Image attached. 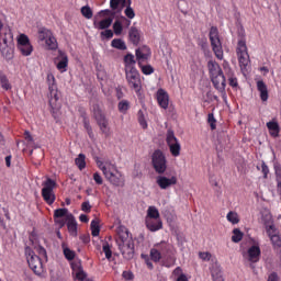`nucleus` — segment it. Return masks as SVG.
I'll return each mask as SVG.
<instances>
[{"label":"nucleus","instance_id":"f257e3e1","mask_svg":"<svg viewBox=\"0 0 281 281\" xmlns=\"http://www.w3.org/2000/svg\"><path fill=\"white\" fill-rule=\"evenodd\" d=\"M207 70L214 89H216L218 93H222L223 98H227V93L225 92L227 80L225 78V71H223L221 65L216 63V60L211 59L207 61Z\"/></svg>","mask_w":281,"mask_h":281},{"label":"nucleus","instance_id":"f03ea898","mask_svg":"<svg viewBox=\"0 0 281 281\" xmlns=\"http://www.w3.org/2000/svg\"><path fill=\"white\" fill-rule=\"evenodd\" d=\"M91 111L101 133L105 137H109V135H111V128L109 127V119H106V115L104 114V112L98 103H94L91 106Z\"/></svg>","mask_w":281,"mask_h":281},{"label":"nucleus","instance_id":"7ed1b4c3","mask_svg":"<svg viewBox=\"0 0 281 281\" xmlns=\"http://www.w3.org/2000/svg\"><path fill=\"white\" fill-rule=\"evenodd\" d=\"M209 38L212 47V52L214 53L217 60H223V42H221V35L218 34V27L211 26Z\"/></svg>","mask_w":281,"mask_h":281},{"label":"nucleus","instance_id":"20e7f679","mask_svg":"<svg viewBox=\"0 0 281 281\" xmlns=\"http://www.w3.org/2000/svg\"><path fill=\"white\" fill-rule=\"evenodd\" d=\"M24 254L26 256L27 265L30 269H32L35 276H42L44 268H43V260L38 257L31 247L26 246Z\"/></svg>","mask_w":281,"mask_h":281},{"label":"nucleus","instance_id":"39448f33","mask_svg":"<svg viewBox=\"0 0 281 281\" xmlns=\"http://www.w3.org/2000/svg\"><path fill=\"white\" fill-rule=\"evenodd\" d=\"M151 166L157 175H164L168 170V160L161 149H156L151 154Z\"/></svg>","mask_w":281,"mask_h":281},{"label":"nucleus","instance_id":"423d86ee","mask_svg":"<svg viewBox=\"0 0 281 281\" xmlns=\"http://www.w3.org/2000/svg\"><path fill=\"white\" fill-rule=\"evenodd\" d=\"M158 249H160L162 254L161 262L164 267H167L168 269H170V267H175L177 257H175V250L172 249V246L166 241H160L158 243Z\"/></svg>","mask_w":281,"mask_h":281},{"label":"nucleus","instance_id":"0eeeda50","mask_svg":"<svg viewBox=\"0 0 281 281\" xmlns=\"http://www.w3.org/2000/svg\"><path fill=\"white\" fill-rule=\"evenodd\" d=\"M42 199H44L47 205H54L56 202V193H54V189L56 188V182L52 178H47L46 181L42 183Z\"/></svg>","mask_w":281,"mask_h":281},{"label":"nucleus","instance_id":"6e6552de","mask_svg":"<svg viewBox=\"0 0 281 281\" xmlns=\"http://www.w3.org/2000/svg\"><path fill=\"white\" fill-rule=\"evenodd\" d=\"M125 78L130 89H133L135 93L142 91V76L137 68H128V70H125Z\"/></svg>","mask_w":281,"mask_h":281},{"label":"nucleus","instance_id":"1a4fd4ad","mask_svg":"<svg viewBox=\"0 0 281 281\" xmlns=\"http://www.w3.org/2000/svg\"><path fill=\"white\" fill-rule=\"evenodd\" d=\"M237 58L240 69H247L249 65V53L247 52V42L243 37L237 43Z\"/></svg>","mask_w":281,"mask_h":281},{"label":"nucleus","instance_id":"9d476101","mask_svg":"<svg viewBox=\"0 0 281 281\" xmlns=\"http://www.w3.org/2000/svg\"><path fill=\"white\" fill-rule=\"evenodd\" d=\"M166 142L172 157H179V155H181V143H179V138L175 136V131H167Z\"/></svg>","mask_w":281,"mask_h":281},{"label":"nucleus","instance_id":"9b49d317","mask_svg":"<svg viewBox=\"0 0 281 281\" xmlns=\"http://www.w3.org/2000/svg\"><path fill=\"white\" fill-rule=\"evenodd\" d=\"M106 181H109L112 186H116L117 188L124 187V176L117 167L113 165L108 172L104 173Z\"/></svg>","mask_w":281,"mask_h":281},{"label":"nucleus","instance_id":"f8f14e48","mask_svg":"<svg viewBox=\"0 0 281 281\" xmlns=\"http://www.w3.org/2000/svg\"><path fill=\"white\" fill-rule=\"evenodd\" d=\"M117 246L125 260H133V257L135 256V243L133 239L121 241Z\"/></svg>","mask_w":281,"mask_h":281},{"label":"nucleus","instance_id":"ddd939ff","mask_svg":"<svg viewBox=\"0 0 281 281\" xmlns=\"http://www.w3.org/2000/svg\"><path fill=\"white\" fill-rule=\"evenodd\" d=\"M262 251L260 250V246H251L248 250L243 252V258L248 260L251 265H256V262H260V256Z\"/></svg>","mask_w":281,"mask_h":281},{"label":"nucleus","instance_id":"4468645a","mask_svg":"<svg viewBox=\"0 0 281 281\" xmlns=\"http://www.w3.org/2000/svg\"><path fill=\"white\" fill-rule=\"evenodd\" d=\"M222 66L225 74L224 76L228 80L229 87L236 89V87H238V78H236V74H234V70L229 66V63L227 60H224Z\"/></svg>","mask_w":281,"mask_h":281},{"label":"nucleus","instance_id":"2eb2a0df","mask_svg":"<svg viewBox=\"0 0 281 281\" xmlns=\"http://www.w3.org/2000/svg\"><path fill=\"white\" fill-rule=\"evenodd\" d=\"M156 100L160 109H164L165 111L168 110V106L170 105V95L166 90L162 88L158 89L156 92Z\"/></svg>","mask_w":281,"mask_h":281},{"label":"nucleus","instance_id":"dca6fc26","mask_svg":"<svg viewBox=\"0 0 281 281\" xmlns=\"http://www.w3.org/2000/svg\"><path fill=\"white\" fill-rule=\"evenodd\" d=\"M156 183L160 190H168V188L177 186V176H172L171 178L166 176H158Z\"/></svg>","mask_w":281,"mask_h":281},{"label":"nucleus","instance_id":"f3484780","mask_svg":"<svg viewBox=\"0 0 281 281\" xmlns=\"http://www.w3.org/2000/svg\"><path fill=\"white\" fill-rule=\"evenodd\" d=\"M55 63H57L56 67L58 71H67V67L69 66V57L67 56V53L59 50Z\"/></svg>","mask_w":281,"mask_h":281},{"label":"nucleus","instance_id":"a211bd4d","mask_svg":"<svg viewBox=\"0 0 281 281\" xmlns=\"http://www.w3.org/2000/svg\"><path fill=\"white\" fill-rule=\"evenodd\" d=\"M66 223L70 236H78V222H76L74 214L66 215Z\"/></svg>","mask_w":281,"mask_h":281},{"label":"nucleus","instance_id":"6ab92c4d","mask_svg":"<svg viewBox=\"0 0 281 281\" xmlns=\"http://www.w3.org/2000/svg\"><path fill=\"white\" fill-rule=\"evenodd\" d=\"M146 227L149 232H159V229H162L164 223L161 218H146Z\"/></svg>","mask_w":281,"mask_h":281},{"label":"nucleus","instance_id":"aec40b11","mask_svg":"<svg viewBox=\"0 0 281 281\" xmlns=\"http://www.w3.org/2000/svg\"><path fill=\"white\" fill-rule=\"evenodd\" d=\"M128 38L133 45L137 46L142 41V32L137 27L132 26L128 31Z\"/></svg>","mask_w":281,"mask_h":281},{"label":"nucleus","instance_id":"412c9836","mask_svg":"<svg viewBox=\"0 0 281 281\" xmlns=\"http://www.w3.org/2000/svg\"><path fill=\"white\" fill-rule=\"evenodd\" d=\"M257 91H259L261 102H267V100H269V89L267 88V83H265V81H257Z\"/></svg>","mask_w":281,"mask_h":281},{"label":"nucleus","instance_id":"4be33fe9","mask_svg":"<svg viewBox=\"0 0 281 281\" xmlns=\"http://www.w3.org/2000/svg\"><path fill=\"white\" fill-rule=\"evenodd\" d=\"M49 91V94H50V99H49V105H50V109H58V100H59V97H58V86H52L50 89L48 90Z\"/></svg>","mask_w":281,"mask_h":281},{"label":"nucleus","instance_id":"5701e85b","mask_svg":"<svg viewBox=\"0 0 281 281\" xmlns=\"http://www.w3.org/2000/svg\"><path fill=\"white\" fill-rule=\"evenodd\" d=\"M116 234L119 236V239L116 240L117 245L119 243H126V240H133L131 236L128 235V228L125 226H119L116 229Z\"/></svg>","mask_w":281,"mask_h":281},{"label":"nucleus","instance_id":"b1692460","mask_svg":"<svg viewBox=\"0 0 281 281\" xmlns=\"http://www.w3.org/2000/svg\"><path fill=\"white\" fill-rule=\"evenodd\" d=\"M151 54L153 53L150 52V47L148 46H142L136 49L137 60H148Z\"/></svg>","mask_w":281,"mask_h":281},{"label":"nucleus","instance_id":"393cba45","mask_svg":"<svg viewBox=\"0 0 281 281\" xmlns=\"http://www.w3.org/2000/svg\"><path fill=\"white\" fill-rule=\"evenodd\" d=\"M131 0H110V8L111 10H119L122 11L126 5H131Z\"/></svg>","mask_w":281,"mask_h":281},{"label":"nucleus","instance_id":"a878e982","mask_svg":"<svg viewBox=\"0 0 281 281\" xmlns=\"http://www.w3.org/2000/svg\"><path fill=\"white\" fill-rule=\"evenodd\" d=\"M0 87L1 89H3V91H10L12 89V83L10 82L8 75H5V72L1 70H0Z\"/></svg>","mask_w":281,"mask_h":281},{"label":"nucleus","instance_id":"bb28decb","mask_svg":"<svg viewBox=\"0 0 281 281\" xmlns=\"http://www.w3.org/2000/svg\"><path fill=\"white\" fill-rule=\"evenodd\" d=\"M267 128L271 137H279L280 135V125L276 121H270L267 123Z\"/></svg>","mask_w":281,"mask_h":281},{"label":"nucleus","instance_id":"cd10ccee","mask_svg":"<svg viewBox=\"0 0 281 281\" xmlns=\"http://www.w3.org/2000/svg\"><path fill=\"white\" fill-rule=\"evenodd\" d=\"M0 52L5 60H12V58H14V48H12V46H3V44H1Z\"/></svg>","mask_w":281,"mask_h":281},{"label":"nucleus","instance_id":"c85d7f7f","mask_svg":"<svg viewBox=\"0 0 281 281\" xmlns=\"http://www.w3.org/2000/svg\"><path fill=\"white\" fill-rule=\"evenodd\" d=\"M164 255L161 254V249H159V244L155 245V248L150 249V259L153 262H159V260H162Z\"/></svg>","mask_w":281,"mask_h":281},{"label":"nucleus","instance_id":"c756f323","mask_svg":"<svg viewBox=\"0 0 281 281\" xmlns=\"http://www.w3.org/2000/svg\"><path fill=\"white\" fill-rule=\"evenodd\" d=\"M14 41V36L12 35L11 31L5 32L4 34L0 35V45L10 46Z\"/></svg>","mask_w":281,"mask_h":281},{"label":"nucleus","instance_id":"7c9ffc66","mask_svg":"<svg viewBox=\"0 0 281 281\" xmlns=\"http://www.w3.org/2000/svg\"><path fill=\"white\" fill-rule=\"evenodd\" d=\"M211 276L213 281H225L223 279V271L221 270V266L215 265L211 268Z\"/></svg>","mask_w":281,"mask_h":281},{"label":"nucleus","instance_id":"2f4dec72","mask_svg":"<svg viewBox=\"0 0 281 281\" xmlns=\"http://www.w3.org/2000/svg\"><path fill=\"white\" fill-rule=\"evenodd\" d=\"M135 55L127 54L124 56V65H125V71H128V69H136L135 68Z\"/></svg>","mask_w":281,"mask_h":281},{"label":"nucleus","instance_id":"473e14b6","mask_svg":"<svg viewBox=\"0 0 281 281\" xmlns=\"http://www.w3.org/2000/svg\"><path fill=\"white\" fill-rule=\"evenodd\" d=\"M111 47H113L114 49H120L121 52H125V49L127 48L126 43L122 38L112 40Z\"/></svg>","mask_w":281,"mask_h":281},{"label":"nucleus","instance_id":"72a5a7b5","mask_svg":"<svg viewBox=\"0 0 281 281\" xmlns=\"http://www.w3.org/2000/svg\"><path fill=\"white\" fill-rule=\"evenodd\" d=\"M87 156L85 154H79L78 157L75 159L76 166L79 170H85L87 168Z\"/></svg>","mask_w":281,"mask_h":281},{"label":"nucleus","instance_id":"f704fd0d","mask_svg":"<svg viewBox=\"0 0 281 281\" xmlns=\"http://www.w3.org/2000/svg\"><path fill=\"white\" fill-rule=\"evenodd\" d=\"M112 24H113V16H110V18L101 20L97 24V27H98V30H109V27H111Z\"/></svg>","mask_w":281,"mask_h":281},{"label":"nucleus","instance_id":"c9c22d12","mask_svg":"<svg viewBox=\"0 0 281 281\" xmlns=\"http://www.w3.org/2000/svg\"><path fill=\"white\" fill-rule=\"evenodd\" d=\"M226 220L228 223H232V225H238L240 223V217L238 216V213L234 211H229L226 215Z\"/></svg>","mask_w":281,"mask_h":281},{"label":"nucleus","instance_id":"e433bc0d","mask_svg":"<svg viewBox=\"0 0 281 281\" xmlns=\"http://www.w3.org/2000/svg\"><path fill=\"white\" fill-rule=\"evenodd\" d=\"M19 52L22 56H32V52H34V46L32 44H26L24 46H18Z\"/></svg>","mask_w":281,"mask_h":281},{"label":"nucleus","instance_id":"4c0bfd02","mask_svg":"<svg viewBox=\"0 0 281 281\" xmlns=\"http://www.w3.org/2000/svg\"><path fill=\"white\" fill-rule=\"evenodd\" d=\"M46 47H48V49L55 50L58 49V42L56 41V37L53 35H50L46 41Z\"/></svg>","mask_w":281,"mask_h":281},{"label":"nucleus","instance_id":"58836bf2","mask_svg":"<svg viewBox=\"0 0 281 281\" xmlns=\"http://www.w3.org/2000/svg\"><path fill=\"white\" fill-rule=\"evenodd\" d=\"M138 67H140V71L144 74V76H150L155 74V68H153L150 65H142V63L138 61Z\"/></svg>","mask_w":281,"mask_h":281},{"label":"nucleus","instance_id":"ea45409f","mask_svg":"<svg viewBox=\"0 0 281 281\" xmlns=\"http://www.w3.org/2000/svg\"><path fill=\"white\" fill-rule=\"evenodd\" d=\"M69 213L68 209H57L54 211V218H67Z\"/></svg>","mask_w":281,"mask_h":281},{"label":"nucleus","instance_id":"a19ab883","mask_svg":"<svg viewBox=\"0 0 281 281\" xmlns=\"http://www.w3.org/2000/svg\"><path fill=\"white\" fill-rule=\"evenodd\" d=\"M137 120H138L139 126H142V128H144V130L148 128V122H146V116L144 115V111L139 110L137 112Z\"/></svg>","mask_w":281,"mask_h":281},{"label":"nucleus","instance_id":"79ce46f5","mask_svg":"<svg viewBox=\"0 0 281 281\" xmlns=\"http://www.w3.org/2000/svg\"><path fill=\"white\" fill-rule=\"evenodd\" d=\"M52 35H53V33L48 29H46V27H42V29L38 30V38H40V41H46Z\"/></svg>","mask_w":281,"mask_h":281},{"label":"nucleus","instance_id":"37998d69","mask_svg":"<svg viewBox=\"0 0 281 281\" xmlns=\"http://www.w3.org/2000/svg\"><path fill=\"white\" fill-rule=\"evenodd\" d=\"M61 247H63V251L66 260H74V258H76V251L67 248L65 244L61 245Z\"/></svg>","mask_w":281,"mask_h":281},{"label":"nucleus","instance_id":"c03bdc74","mask_svg":"<svg viewBox=\"0 0 281 281\" xmlns=\"http://www.w3.org/2000/svg\"><path fill=\"white\" fill-rule=\"evenodd\" d=\"M113 32L115 36H121L122 32H124V26L122 25V21L115 20L113 23Z\"/></svg>","mask_w":281,"mask_h":281},{"label":"nucleus","instance_id":"a18cd8bd","mask_svg":"<svg viewBox=\"0 0 281 281\" xmlns=\"http://www.w3.org/2000/svg\"><path fill=\"white\" fill-rule=\"evenodd\" d=\"M117 109L120 113L126 114V111L131 109V103L126 100H122L119 102Z\"/></svg>","mask_w":281,"mask_h":281},{"label":"nucleus","instance_id":"49530a36","mask_svg":"<svg viewBox=\"0 0 281 281\" xmlns=\"http://www.w3.org/2000/svg\"><path fill=\"white\" fill-rule=\"evenodd\" d=\"M97 166L103 172V175L108 173L110 168L113 167V164L103 162L102 160H97Z\"/></svg>","mask_w":281,"mask_h":281},{"label":"nucleus","instance_id":"de8ad7c7","mask_svg":"<svg viewBox=\"0 0 281 281\" xmlns=\"http://www.w3.org/2000/svg\"><path fill=\"white\" fill-rule=\"evenodd\" d=\"M243 236H245V235L240 232V228H234L233 229L232 241L233 243H240V240H243Z\"/></svg>","mask_w":281,"mask_h":281},{"label":"nucleus","instance_id":"09e8293b","mask_svg":"<svg viewBox=\"0 0 281 281\" xmlns=\"http://www.w3.org/2000/svg\"><path fill=\"white\" fill-rule=\"evenodd\" d=\"M30 44H32V43L30 42V37H27V35L20 34L18 36V47H22V46L30 45Z\"/></svg>","mask_w":281,"mask_h":281},{"label":"nucleus","instance_id":"8fccbe9b","mask_svg":"<svg viewBox=\"0 0 281 281\" xmlns=\"http://www.w3.org/2000/svg\"><path fill=\"white\" fill-rule=\"evenodd\" d=\"M92 236H100V222L93 220L90 224Z\"/></svg>","mask_w":281,"mask_h":281},{"label":"nucleus","instance_id":"3c124183","mask_svg":"<svg viewBox=\"0 0 281 281\" xmlns=\"http://www.w3.org/2000/svg\"><path fill=\"white\" fill-rule=\"evenodd\" d=\"M102 251H103V254H105L106 260H111V258L113 257V251L111 250V245H109L106 241L103 243Z\"/></svg>","mask_w":281,"mask_h":281},{"label":"nucleus","instance_id":"603ef678","mask_svg":"<svg viewBox=\"0 0 281 281\" xmlns=\"http://www.w3.org/2000/svg\"><path fill=\"white\" fill-rule=\"evenodd\" d=\"M147 218H160L159 210H157L155 206H149L147 210Z\"/></svg>","mask_w":281,"mask_h":281},{"label":"nucleus","instance_id":"864d4df0","mask_svg":"<svg viewBox=\"0 0 281 281\" xmlns=\"http://www.w3.org/2000/svg\"><path fill=\"white\" fill-rule=\"evenodd\" d=\"M81 14L85 16V19H93V11L91 10V7L86 5L81 8Z\"/></svg>","mask_w":281,"mask_h":281},{"label":"nucleus","instance_id":"5fc2aeb1","mask_svg":"<svg viewBox=\"0 0 281 281\" xmlns=\"http://www.w3.org/2000/svg\"><path fill=\"white\" fill-rule=\"evenodd\" d=\"M270 240H271L272 247H274V249H280V247H281V238H280L279 235L270 236Z\"/></svg>","mask_w":281,"mask_h":281},{"label":"nucleus","instance_id":"6e6d98bb","mask_svg":"<svg viewBox=\"0 0 281 281\" xmlns=\"http://www.w3.org/2000/svg\"><path fill=\"white\" fill-rule=\"evenodd\" d=\"M125 8V16H127V19H135V10L131 8V4H126Z\"/></svg>","mask_w":281,"mask_h":281},{"label":"nucleus","instance_id":"4d7b16f0","mask_svg":"<svg viewBox=\"0 0 281 281\" xmlns=\"http://www.w3.org/2000/svg\"><path fill=\"white\" fill-rule=\"evenodd\" d=\"M207 122L211 126V131H216V119L214 117V114L212 113L209 114Z\"/></svg>","mask_w":281,"mask_h":281},{"label":"nucleus","instance_id":"13d9d810","mask_svg":"<svg viewBox=\"0 0 281 281\" xmlns=\"http://www.w3.org/2000/svg\"><path fill=\"white\" fill-rule=\"evenodd\" d=\"M199 258L204 262H210L212 260V254L210 252H199Z\"/></svg>","mask_w":281,"mask_h":281},{"label":"nucleus","instance_id":"bf43d9fd","mask_svg":"<svg viewBox=\"0 0 281 281\" xmlns=\"http://www.w3.org/2000/svg\"><path fill=\"white\" fill-rule=\"evenodd\" d=\"M47 82H48V90L52 89V87H56V77H54V75L52 74H48Z\"/></svg>","mask_w":281,"mask_h":281},{"label":"nucleus","instance_id":"052dcab7","mask_svg":"<svg viewBox=\"0 0 281 281\" xmlns=\"http://www.w3.org/2000/svg\"><path fill=\"white\" fill-rule=\"evenodd\" d=\"M76 279L80 281H85L87 280V273L82 269H79L76 272Z\"/></svg>","mask_w":281,"mask_h":281},{"label":"nucleus","instance_id":"680f3d73","mask_svg":"<svg viewBox=\"0 0 281 281\" xmlns=\"http://www.w3.org/2000/svg\"><path fill=\"white\" fill-rule=\"evenodd\" d=\"M261 172L263 175V179H267L269 177V166H267L266 162L261 164Z\"/></svg>","mask_w":281,"mask_h":281},{"label":"nucleus","instance_id":"e2e57ef3","mask_svg":"<svg viewBox=\"0 0 281 281\" xmlns=\"http://www.w3.org/2000/svg\"><path fill=\"white\" fill-rule=\"evenodd\" d=\"M81 210H82V212H86L87 214H89V212H91V204L89 203V201L81 203Z\"/></svg>","mask_w":281,"mask_h":281},{"label":"nucleus","instance_id":"0e129e2a","mask_svg":"<svg viewBox=\"0 0 281 281\" xmlns=\"http://www.w3.org/2000/svg\"><path fill=\"white\" fill-rule=\"evenodd\" d=\"M93 180L97 183V186H102V183H104L102 176H100L98 172L93 173Z\"/></svg>","mask_w":281,"mask_h":281},{"label":"nucleus","instance_id":"69168bd1","mask_svg":"<svg viewBox=\"0 0 281 281\" xmlns=\"http://www.w3.org/2000/svg\"><path fill=\"white\" fill-rule=\"evenodd\" d=\"M83 128H86V131H91L93 128L91 127V123L89 122L87 115H83Z\"/></svg>","mask_w":281,"mask_h":281},{"label":"nucleus","instance_id":"338daca9","mask_svg":"<svg viewBox=\"0 0 281 281\" xmlns=\"http://www.w3.org/2000/svg\"><path fill=\"white\" fill-rule=\"evenodd\" d=\"M267 235L269 238L276 234V226L269 225L266 227Z\"/></svg>","mask_w":281,"mask_h":281},{"label":"nucleus","instance_id":"774afa93","mask_svg":"<svg viewBox=\"0 0 281 281\" xmlns=\"http://www.w3.org/2000/svg\"><path fill=\"white\" fill-rule=\"evenodd\" d=\"M267 281H280V276H278L277 272H272L268 276V280Z\"/></svg>","mask_w":281,"mask_h":281}]
</instances>
